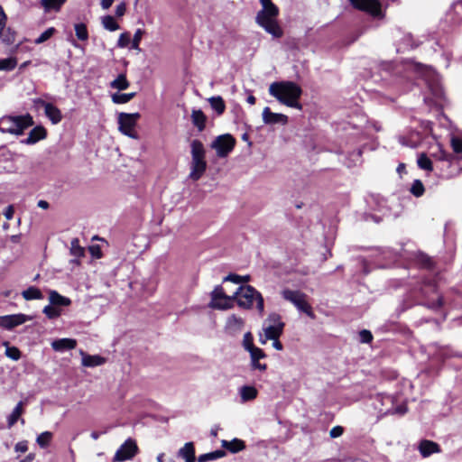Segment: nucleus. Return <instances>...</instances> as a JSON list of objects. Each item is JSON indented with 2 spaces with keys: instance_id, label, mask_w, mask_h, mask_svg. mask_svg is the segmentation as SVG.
<instances>
[{
  "instance_id": "1",
  "label": "nucleus",
  "mask_w": 462,
  "mask_h": 462,
  "mask_svg": "<svg viewBox=\"0 0 462 462\" xmlns=\"http://www.w3.org/2000/svg\"><path fill=\"white\" fill-rule=\"evenodd\" d=\"M269 94L281 104L289 107L302 109L300 98L302 95L301 88L290 80L275 81L269 86Z\"/></svg>"
},
{
  "instance_id": "2",
  "label": "nucleus",
  "mask_w": 462,
  "mask_h": 462,
  "mask_svg": "<svg viewBox=\"0 0 462 462\" xmlns=\"http://www.w3.org/2000/svg\"><path fill=\"white\" fill-rule=\"evenodd\" d=\"M262 9L255 16L256 23L274 38H281L283 32L278 23L279 8L272 0H259Z\"/></svg>"
},
{
  "instance_id": "3",
  "label": "nucleus",
  "mask_w": 462,
  "mask_h": 462,
  "mask_svg": "<svg viewBox=\"0 0 462 462\" xmlns=\"http://www.w3.org/2000/svg\"><path fill=\"white\" fill-rule=\"evenodd\" d=\"M190 153H191V162H190V172L189 179L196 181L199 180L207 170V162H206V150L204 148L203 143L195 139L190 143Z\"/></svg>"
},
{
  "instance_id": "4",
  "label": "nucleus",
  "mask_w": 462,
  "mask_h": 462,
  "mask_svg": "<svg viewBox=\"0 0 462 462\" xmlns=\"http://www.w3.org/2000/svg\"><path fill=\"white\" fill-rule=\"evenodd\" d=\"M33 119L31 115L5 116L0 118V132L21 135L24 130L33 125Z\"/></svg>"
},
{
  "instance_id": "5",
  "label": "nucleus",
  "mask_w": 462,
  "mask_h": 462,
  "mask_svg": "<svg viewBox=\"0 0 462 462\" xmlns=\"http://www.w3.org/2000/svg\"><path fill=\"white\" fill-rule=\"evenodd\" d=\"M234 296L238 306L243 309H251L255 301L256 309L260 314H263L264 310L263 296L253 286H240L234 293Z\"/></svg>"
},
{
  "instance_id": "6",
  "label": "nucleus",
  "mask_w": 462,
  "mask_h": 462,
  "mask_svg": "<svg viewBox=\"0 0 462 462\" xmlns=\"http://www.w3.org/2000/svg\"><path fill=\"white\" fill-rule=\"evenodd\" d=\"M282 295L284 300L291 302L300 311L306 313L311 319H315L312 308L306 300V294L300 291L286 289L282 291Z\"/></svg>"
},
{
  "instance_id": "7",
  "label": "nucleus",
  "mask_w": 462,
  "mask_h": 462,
  "mask_svg": "<svg viewBox=\"0 0 462 462\" xmlns=\"http://www.w3.org/2000/svg\"><path fill=\"white\" fill-rule=\"evenodd\" d=\"M140 117L141 115L139 113H120L118 115V130L132 139H138L139 135L135 126Z\"/></svg>"
},
{
  "instance_id": "8",
  "label": "nucleus",
  "mask_w": 462,
  "mask_h": 462,
  "mask_svg": "<svg viewBox=\"0 0 462 462\" xmlns=\"http://www.w3.org/2000/svg\"><path fill=\"white\" fill-rule=\"evenodd\" d=\"M284 323L282 321L281 316L278 313H271L265 319L263 324V333L265 339L279 338L282 334Z\"/></svg>"
},
{
  "instance_id": "9",
  "label": "nucleus",
  "mask_w": 462,
  "mask_h": 462,
  "mask_svg": "<svg viewBox=\"0 0 462 462\" xmlns=\"http://www.w3.org/2000/svg\"><path fill=\"white\" fill-rule=\"evenodd\" d=\"M236 139L229 134L218 135L211 143L210 147L214 149L219 158L226 157L234 149Z\"/></svg>"
},
{
  "instance_id": "10",
  "label": "nucleus",
  "mask_w": 462,
  "mask_h": 462,
  "mask_svg": "<svg viewBox=\"0 0 462 462\" xmlns=\"http://www.w3.org/2000/svg\"><path fill=\"white\" fill-rule=\"evenodd\" d=\"M138 448L135 441L128 439L120 446L115 454L113 462H123L132 459L137 453Z\"/></svg>"
},
{
  "instance_id": "11",
  "label": "nucleus",
  "mask_w": 462,
  "mask_h": 462,
  "mask_svg": "<svg viewBox=\"0 0 462 462\" xmlns=\"http://www.w3.org/2000/svg\"><path fill=\"white\" fill-rule=\"evenodd\" d=\"M355 8L365 11L374 16L381 14V5L378 0H349Z\"/></svg>"
},
{
  "instance_id": "12",
  "label": "nucleus",
  "mask_w": 462,
  "mask_h": 462,
  "mask_svg": "<svg viewBox=\"0 0 462 462\" xmlns=\"http://www.w3.org/2000/svg\"><path fill=\"white\" fill-rule=\"evenodd\" d=\"M263 122L265 125H285L288 124L289 118L284 114L272 112L270 107L266 106L263 108L262 113Z\"/></svg>"
},
{
  "instance_id": "13",
  "label": "nucleus",
  "mask_w": 462,
  "mask_h": 462,
  "mask_svg": "<svg viewBox=\"0 0 462 462\" xmlns=\"http://www.w3.org/2000/svg\"><path fill=\"white\" fill-rule=\"evenodd\" d=\"M31 318L24 314H14L0 316V327L5 329H13L14 328L25 323L30 320Z\"/></svg>"
},
{
  "instance_id": "14",
  "label": "nucleus",
  "mask_w": 462,
  "mask_h": 462,
  "mask_svg": "<svg viewBox=\"0 0 462 462\" xmlns=\"http://www.w3.org/2000/svg\"><path fill=\"white\" fill-rule=\"evenodd\" d=\"M250 354V365L253 370H259L261 372H264L267 369L266 364H262L260 362L261 359L266 357L265 353L259 347L253 349L248 352Z\"/></svg>"
},
{
  "instance_id": "15",
  "label": "nucleus",
  "mask_w": 462,
  "mask_h": 462,
  "mask_svg": "<svg viewBox=\"0 0 462 462\" xmlns=\"http://www.w3.org/2000/svg\"><path fill=\"white\" fill-rule=\"evenodd\" d=\"M38 102L44 107L45 115L52 124L56 125L61 121V112L57 106L43 100H39Z\"/></svg>"
},
{
  "instance_id": "16",
  "label": "nucleus",
  "mask_w": 462,
  "mask_h": 462,
  "mask_svg": "<svg viewBox=\"0 0 462 462\" xmlns=\"http://www.w3.org/2000/svg\"><path fill=\"white\" fill-rule=\"evenodd\" d=\"M77 346V340L73 338H60L51 342V347L56 352H64L74 349Z\"/></svg>"
},
{
  "instance_id": "17",
  "label": "nucleus",
  "mask_w": 462,
  "mask_h": 462,
  "mask_svg": "<svg viewBox=\"0 0 462 462\" xmlns=\"http://www.w3.org/2000/svg\"><path fill=\"white\" fill-rule=\"evenodd\" d=\"M46 134L47 133L44 127L35 126L30 131L28 137L23 140L22 143L24 144H33L39 142L40 140L44 139L46 137Z\"/></svg>"
},
{
  "instance_id": "18",
  "label": "nucleus",
  "mask_w": 462,
  "mask_h": 462,
  "mask_svg": "<svg viewBox=\"0 0 462 462\" xmlns=\"http://www.w3.org/2000/svg\"><path fill=\"white\" fill-rule=\"evenodd\" d=\"M419 449L423 457H427L431 454L440 452V448L438 443L426 439L420 443Z\"/></svg>"
},
{
  "instance_id": "19",
  "label": "nucleus",
  "mask_w": 462,
  "mask_h": 462,
  "mask_svg": "<svg viewBox=\"0 0 462 462\" xmlns=\"http://www.w3.org/2000/svg\"><path fill=\"white\" fill-rule=\"evenodd\" d=\"M80 355L82 356V365L86 367H95L101 365L105 363L106 359L100 356L95 355L90 356L85 354L82 350H80Z\"/></svg>"
},
{
  "instance_id": "20",
  "label": "nucleus",
  "mask_w": 462,
  "mask_h": 462,
  "mask_svg": "<svg viewBox=\"0 0 462 462\" xmlns=\"http://www.w3.org/2000/svg\"><path fill=\"white\" fill-rule=\"evenodd\" d=\"M178 457L184 459V462H194L195 448L192 442H187L179 451Z\"/></svg>"
},
{
  "instance_id": "21",
  "label": "nucleus",
  "mask_w": 462,
  "mask_h": 462,
  "mask_svg": "<svg viewBox=\"0 0 462 462\" xmlns=\"http://www.w3.org/2000/svg\"><path fill=\"white\" fill-rule=\"evenodd\" d=\"M191 121L194 126L199 132H202L206 127L207 116L200 109H193L191 112Z\"/></svg>"
},
{
  "instance_id": "22",
  "label": "nucleus",
  "mask_w": 462,
  "mask_h": 462,
  "mask_svg": "<svg viewBox=\"0 0 462 462\" xmlns=\"http://www.w3.org/2000/svg\"><path fill=\"white\" fill-rule=\"evenodd\" d=\"M49 300L50 303L54 305L56 308L57 306H69L71 303L70 299L64 297L58 291L52 290L49 291Z\"/></svg>"
},
{
  "instance_id": "23",
  "label": "nucleus",
  "mask_w": 462,
  "mask_h": 462,
  "mask_svg": "<svg viewBox=\"0 0 462 462\" xmlns=\"http://www.w3.org/2000/svg\"><path fill=\"white\" fill-rule=\"evenodd\" d=\"M67 0H41L40 5L45 13L59 12Z\"/></svg>"
},
{
  "instance_id": "24",
  "label": "nucleus",
  "mask_w": 462,
  "mask_h": 462,
  "mask_svg": "<svg viewBox=\"0 0 462 462\" xmlns=\"http://www.w3.org/2000/svg\"><path fill=\"white\" fill-rule=\"evenodd\" d=\"M234 300H235V296L232 295L231 297L216 300V301H210L208 306L211 309H216V310H228L233 307Z\"/></svg>"
},
{
  "instance_id": "25",
  "label": "nucleus",
  "mask_w": 462,
  "mask_h": 462,
  "mask_svg": "<svg viewBox=\"0 0 462 462\" xmlns=\"http://www.w3.org/2000/svg\"><path fill=\"white\" fill-rule=\"evenodd\" d=\"M222 447L229 450L231 453H237L245 449V442L238 439H234L231 441L222 440Z\"/></svg>"
},
{
  "instance_id": "26",
  "label": "nucleus",
  "mask_w": 462,
  "mask_h": 462,
  "mask_svg": "<svg viewBox=\"0 0 462 462\" xmlns=\"http://www.w3.org/2000/svg\"><path fill=\"white\" fill-rule=\"evenodd\" d=\"M23 413V402H19L7 418V426L12 428Z\"/></svg>"
},
{
  "instance_id": "27",
  "label": "nucleus",
  "mask_w": 462,
  "mask_h": 462,
  "mask_svg": "<svg viewBox=\"0 0 462 462\" xmlns=\"http://www.w3.org/2000/svg\"><path fill=\"white\" fill-rule=\"evenodd\" d=\"M240 397L243 402L254 400L257 396V390L254 386L245 385L239 390Z\"/></svg>"
},
{
  "instance_id": "28",
  "label": "nucleus",
  "mask_w": 462,
  "mask_h": 462,
  "mask_svg": "<svg viewBox=\"0 0 462 462\" xmlns=\"http://www.w3.org/2000/svg\"><path fill=\"white\" fill-rule=\"evenodd\" d=\"M210 106L217 112V115H222L225 112L226 105L220 96L211 97L208 99Z\"/></svg>"
},
{
  "instance_id": "29",
  "label": "nucleus",
  "mask_w": 462,
  "mask_h": 462,
  "mask_svg": "<svg viewBox=\"0 0 462 462\" xmlns=\"http://www.w3.org/2000/svg\"><path fill=\"white\" fill-rule=\"evenodd\" d=\"M22 296L26 300H41L43 298L42 291L34 286H31L27 290H24L22 292Z\"/></svg>"
},
{
  "instance_id": "30",
  "label": "nucleus",
  "mask_w": 462,
  "mask_h": 462,
  "mask_svg": "<svg viewBox=\"0 0 462 462\" xmlns=\"http://www.w3.org/2000/svg\"><path fill=\"white\" fill-rule=\"evenodd\" d=\"M225 456H226V452L224 450L219 449V450H215L213 452L202 454L198 457L197 460H198V462H208V461H212V460L221 458Z\"/></svg>"
},
{
  "instance_id": "31",
  "label": "nucleus",
  "mask_w": 462,
  "mask_h": 462,
  "mask_svg": "<svg viewBox=\"0 0 462 462\" xmlns=\"http://www.w3.org/2000/svg\"><path fill=\"white\" fill-rule=\"evenodd\" d=\"M244 326V319L236 315H232L227 319L226 327L233 331H239Z\"/></svg>"
},
{
  "instance_id": "32",
  "label": "nucleus",
  "mask_w": 462,
  "mask_h": 462,
  "mask_svg": "<svg viewBox=\"0 0 462 462\" xmlns=\"http://www.w3.org/2000/svg\"><path fill=\"white\" fill-rule=\"evenodd\" d=\"M129 81L125 74H120L116 79L110 83V87L118 90H125L129 87Z\"/></svg>"
},
{
  "instance_id": "33",
  "label": "nucleus",
  "mask_w": 462,
  "mask_h": 462,
  "mask_svg": "<svg viewBox=\"0 0 462 462\" xmlns=\"http://www.w3.org/2000/svg\"><path fill=\"white\" fill-rule=\"evenodd\" d=\"M134 92L125 94L115 93L112 95V101L115 104H125L132 100L134 97Z\"/></svg>"
},
{
  "instance_id": "34",
  "label": "nucleus",
  "mask_w": 462,
  "mask_h": 462,
  "mask_svg": "<svg viewBox=\"0 0 462 462\" xmlns=\"http://www.w3.org/2000/svg\"><path fill=\"white\" fill-rule=\"evenodd\" d=\"M102 24L105 29L115 32L119 29L118 23L116 22L115 18L111 15H106L102 18Z\"/></svg>"
},
{
  "instance_id": "35",
  "label": "nucleus",
  "mask_w": 462,
  "mask_h": 462,
  "mask_svg": "<svg viewBox=\"0 0 462 462\" xmlns=\"http://www.w3.org/2000/svg\"><path fill=\"white\" fill-rule=\"evenodd\" d=\"M70 246V254L78 258L84 256L85 250L82 246L79 245V242L78 238H73L71 240Z\"/></svg>"
},
{
  "instance_id": "36",
  "label": "nucleus",
  "mask_w": 462,
  "mask_h": 462,
  "mask_svg": "<svg viewBox=\"0 0 462 462\" xmlns=\"http://www.w3.org/2000/svg\"><path fill=\"white\" fill-rule=\"evenodd\" d=\"M429 89L430 90L436 101L443 97V89L439 82L433 81L429 83Z\"/></svg>"
},
{
  "instance_id": "37",
  "label": "nucleus",
  "mask_w": 462,
  "mask_h": 462,
  "mask_svg": "<svg viewBox=\"0 0 462 462\" xmlns=\"http://www.w3.org/2000/svg\"><path fill=\"white\" fill-rule=\"evenodd\" d=\"M242 346L247 352H250L253 349L257 348V346L254 345V337L251 332H246L244 335Z\"/></svg>"
},
{
  "instance_id": "38",
  "label": "nucleus",
  "mask_w": 462,
  "mask_h": 462,
  "mask_svg": "<svg viewBox=\"0 0 462 462\" xmlns=\"http://www.w3.org/2000/svg\"><path fill=\"white\" fill-rule=\"evenodd\" d=\"M51 432L44 431L37 437L36 442L41 448H47L51 440Z\"/></svg>"
},
{
  "instance_id": "39",
  "label": "nucleus",
  "mask_w": 462,
  "mask_h": 462,
  "mask_svg": "<svg viewBox=\"0 0 462 462\" xmlns=\"http://www.w3.org/2000/svg\"><path fill=\"white\" fill-rule=\"evenodd\" d=\"M74 28L76 36L79 40L87 41L88 39L87 26L84 23H76Z\"/></svg>"
},
{
  "instance_id": "40",
  "label": "nucleus",
  "mask_w": 462,
  "mask_h": 462,
  "mask_svg": "<svg viewBox=\"0 0 462 462\" xmlns=\"http://www.w3.org/2000/svg\"><path fill=\"white\" fill-rule=\"evenodd\" d=\"M1 39L7 44H12L15 42V32L10 28L4 29L0 32Z\"/></svg>"
},
{
  "instance_id": "41",
  "label": "nucleus",
  "mask_w": 462,
  "mask_h": 462,
  "mask_svg": "<svg viewBox=\"0 0 462 462\" xmlns=\"http://www.w3.org/2000/svg\"><path fill=\"white\" fill-rule=\"evenodd\" d=\"M6 346L5 356L12 360L17 361L21 357L20 350L15 346H9L7 342L4 343Z\"/></svg>"
},
{
  "instance_id": "42",
  "label": "nucleus",
  "mask_w": 462,
  "mask_h": 462,
  "mask_svg": "<svg viewBox=\"0 0 462 462\" xmlns=\"http://www.w3.org/2000/svg\"><path fill=\"white\" fill-rule=\"evenodd\" d=\"M55 32V29L53 27L48 28L44 31L41 35L34 40L35 44H41L44 42L48 41Z\"/></svg>"
},
{
  "instance_id": "43",
  "label": "nucleus",
  "mask_w": 462,
  "mask_h": 462,
  "mask_svg": "<svg viewBox=\"0 0 462 462\" xmlns=\"http://www.w3.org/2000/svg\"><path fill=\"white\" fill-rule=\"evenodd\" d=\"M418 165L422 170L432 171V162L425 154H421L418 158Z\"/></svg>"
},
{
  "instance_id": "44",
  "label": "nucleus",
  "mask_w": 462,
  "mask_h": 462,
  "mask_svg": "<svg viewBox=\"0 0 462 462\" xmlns=\"http://www.w3.org/2000/svg\"><path fill=\"white\" fill-rule=\"evenodd\" d=\"M43 313L49 319H56L60 315V310L57 309L54 305L50 304L44 307Z\"/></svg>"
},
{
  "instance_id": "45",
  "label": "nucleus",
  "mask_w": 462,
  "mask_h": 462,
  "mask_svg": "<svg viewBox=\"0 0 462 462\" xmlns=\"http://www.w3.org/2000/svg\"><path fill=\"white\" fill-rule=\"evenodd\" d=\"M15 66L16 61L12 58L0 60V70H12Z\"/></svg>"
},
{
  "instance_id": "46",
  "label": "nucleus",
  "mask_w": 462,
  "mask_h": 462,
  "mask_svg": "<svg viewBox=\"0 0 462 462\" xmlns=\"http://www.w3.org/2000/svg\"><path fill=\"white\" fill-rule=\"evenodd\" d=\"M411 192L415 197H420L424 192V186L422 182L419 180H414L411 188Z\"/></svg>"
},
{
  "instance_id": "47",
  "label": "nucleus",
  "mask_w": 462,
  "mask_h": 462,
  "mask_svg": "<svg viewBox=\"0 0 462 462\" xmlns=\"http://www.w3.org/2000/svg\"><path fill=\"white\" fill-rule=\"evenodd\" d=\"M211 300L210 301H216V300H219L222 298H227L228 296L224 292V290L221 286H217L212 291L211 294Z\"/></svg>"
},
{
  "instance_id": "48",
  "label": "nucleus",
  "mask_w": 462,
  "mask_h": 462,
  "mask_svg": "<svg viewBox=\"0 0 462 462\" xmlns=\"http://www.w3.org/2000/svg\"><path fill=\"white\" fill-rule=\"evenodd\" d=\"M418 261L421 264V266L425 268H431L433 265V262L430 256L424 254H420L418 256Z\"/></svg>"
},
{
  "instance_id": "49",
  "label": "nucleus",
  "mask_w": 462,
  "mask_h": 462,
  "mask_svg": "<svg viewBox=\"0 0 462 462\" xmlns=\"http://www.w3.org/2000/svg\"><path fill=\"white\" fill-rule=\"evenodd\" d=\"M143 31L142 29H137L135 31L133 41H132V48L133 49H135V50L139 49V44H140L141 39L143 37Z\"/></svg>"
},
{
  "instance_id": "50",
  "label": "nucleus",
  "mask_w": 462,
  "mask_h": 462,
  "mask_svg": "<svg viewBox=\"0 0 462 462\" xmlns=\"http://www.w3.org/2000/svg\"><path fill=\"white\" fill-rule=\"evenodd\" d=\"M451 147L456 153L462 152V140L458 137L453 136L451 138Z\"/></svg>"
},
{
  "instance_id": "51",
  "label": "nucleus",
  "mask_w": 462,
  "mask_h": 462,
  "mask_svg": "<svg viewBox=\"0 0 462 462\" xmlns=\"http://www.w3.org/2000/svg\"><path fill=\"white\" fill-rule=\"evenodd\" d=\"M130 34L128 32H123L119 36L117 46L120 48H125L130 43Z\"/></svg>"
},
{
  "instance_id": "52",
  "label": "nucleus",
  "mask_w": 462,
  "mask_h": 462,
  "mask_svg": "<svg viewBox=\"0 0 462 462\" xmlns=\"http://www.w3.org/2000/svg\"><path fill=\"white\" fill-rule=\"evenodd\" d=\"M359 336L362 343H370L373 339L372 333L366 329L360 331Z\"/></svg>"
},
{
  "instance_id": "53",
  "label": "nucleus",
  "mask_w": 462,
  "mask_h": 462,
  "mask_svg": "<svg viewBox=\"0 0 462 462\" xmlns=\"http://www.w3.org/2000/svg\"><path fill=\"white\" fill-rule=\"evenodd\" d=\"M426 305L430 309H438L442 306V298L438 295L436 300H429Z\"/></svg>"
},
{
  "instance_id": "54",
  "label": "nucleus",
  "mask_w": 462,
  "mask_h": 462,
  "mask_svg": "<svg viewBox=\"0 0 462 462\" xmlns=\"http://www.w3.org/2000/svg\"><path fill=\"white\" fill-rule=\"evenodd\" d=\"M243 278L237 274H229L224 278V282H232L234 283L239 284L242 283Z\"/></svg>"
},
{
  "instance_id": "55",
  "label": "nucleus",
  "mask_w": 462,
  "mask_h": 462,
  "mask_svg": "<svg viewBox=\"0 0 462 462\" xmlns=\"http://www.w3.org/2000/svg\"><path fill=\"white\" fill-rule=\"evenodd\" d=\"M14 449L16 452L24 453L28 449L27 441H20L16 443Z\"/></svg>"
},
{
  "instance_id": "56",
  "label": "nucleus",
  "mask_w": 462,
  "mask_h": 462,
  "mask_svg": "<svg viewBox=\"0 0 462 462\" xmlns=\"http://www.w3.org/2000/svg\"><path fill=\"white\" fill-rule=\"evenodd\" d=\"M343 433V428L340 426H336L330 430L329 435L331 438H337L341 436Z\"/></svg>"
},
{
  "instance_id": "57",
  "label": "nucleus",
  "mask_w": 462,
  "mask_h": 462,
  "mask_svg": "<svg viewBox=\"0 0 462 462\" xmlns=\"http://www.w3.org/2000/svg\"><path fill=\"white\" fill-rule=\"evenodd\" d=\"M125 11H126V5H125V3L123 2L116 5V15L118 17H121L125 14Z\"/></svg>"
},
{
  "instance_id": "58",
  "label": "nucleus",
  "mask_w": 462,
  "mask_h": 462,
  "mask_svg": "<svg viewBox=\"0 0 462 462\" xmlns=\"http://www.w3.org/2000/svg\"><path fill=\"white\" fill-rule=\"evenodd\" d=\"M91 254L97 258L101 257V250L98 245H92L89 247Z\"/></svg>"
},
{
  "instance_id": "59",
  "label": "nucleus",
  "mask_w": 462,
  "mask_h": 462,
  "mask_svg": "<svg viewBox=\"0 0 462 462\" xmlns=\"http://www.w3.org/2000/svg\"><path fill=\"white\" fill-rule=\"evenodd\" d=\"M14 213V207H13V206H8V207L5 208V212H4V215H5V217L8 220H10V219H12V218H13Z\"/></svg>"
},
{
  "instance_id": "60",
  "label": "nucleus",
  "mask_w": 462,
  "mask_h": 462,
  "mask_svg": "<svg viewBox=\"0 0 462 462\" xmlns=\"http://www.w3.org/2000/svg\"><path fill=\"white\" fill-rule=\"evenodd\" d=\"M406 411H407V407H406V405L402 404V405L396 407L393 410V413H398V414L402 415V414L406 413Z\"/></svg>"
},
{
  "instance_id": "61",
  "label": "nucleus",
  "mask_w": 462,
  "mask_h": 462,
  "mask_svg": "<svg viewBox=\"0 0 462 462\" xmlns=\"http://www.w3.org/2000/svg\"><path fill=\"white\" fill-rule=\"evenodd\" d=\"M114 3V0H101V6L103 9H108Z\"/></svg>"
},
{
  "instance_id": "62",
  "label": "nucleus",
  "mask_w": 462,
  "mask_h": 462,
  "mask_svg": "<svg viewBox=\"0 0 462 462\" xmlns=\"http://www.w3.org/2000/svg\"><path fill=\"white\" fill-rule=\"evenodd\" d=\"M273 346L277 350H282V344L279 341V338L273 339Z\"/></svg>"
},
{
  "instance_id": "63",
  "label": "nucleus",
  "mask_w": 462,
  "mask_h": 462,
  "mask_svg": "<svg viewBox=\"0 0 462 462\" xmlns=\"http://www.w3.org/2000/svg\"><path fill=\"white\" fill-rule=\"evenodd\" d=\"M38 207L43 209H47L49 208V203L46 200H39Z\"/></svg>"
},
{
  "instance_id": "64",
  "label": "nucleus",
  "mask_w": 462,
  "mask_h": 462,
  "mask_svg": "<svg viewBox=\"0 0 462 462\" xmlns=\"http://www.w3.org/2000/svg\"><path fill=\"white\" fill-rule=\"evenodd\" d=\"M246 100L250 105H254L256 101L255 97L253 95L248 96Z\"/></svg>"
}]
</instances>
